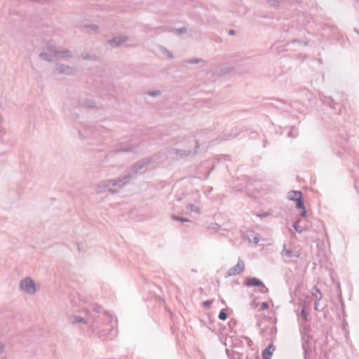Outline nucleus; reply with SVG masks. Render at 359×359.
Here are the masks:
<instances>
[{"label":"nucleus","mask_w":359,"mask_h":359,"mask_svg":"<svg viewBox=\"0 0 359 359\" xmlns=\"http://www.w3.org/2000/svg\"><path fill=\"white\" fill-rule=\"evenodd\" d=\"M153 161L151 157L142 158L135 162L130 168L129 172L115 180H107L101 182L97 186V192H103L106 189L111 194L118 193L117 189H113L110 186H118L122 187L126 185L133 177H135L143 168L149 165Z\"/></svg>","instance_id":"1"},{"label":"nucleus","mask_w":359,"mask_h":359,"mask_svg":"<svg viewBox=\"0 0 359 359\" xmlns=\"http://www.w3.org/2000/svg\"><path fill=\"white\" fill-rule=\"evenodd\" d=\"M101 310V307L97 306L92 311H87L85 317L72 316L69 318V320L72 324H86L91 327L93 331L99 330L101 328L100 322L109 323L112 320L111 316L107 312H102Z\"/></svg>","instance_id":"2"},{"label":"nucleus","mask_w":359,"mask_h":359,"mask_svg":"<svg viewBox=\"0 0 359 359\" xmlns=\"http://www.w3.org/2000/svg\"><path fill=\"white\" fill-rule=\"evenodd\" d=\"M20 287L29 294H34L36 292V285L34 281L29 277H27L20 283Z\"/></svg>","instance_id":"3"},{"label":"nucleus","mask_w":359,"mask_h":359,"mask_svg":"<svg viewBox=\"0 0 359 359\" xmlns=\"http://www.w3.org/2000/svg\"><path fill=\"white\" fill-rule=\"evenodd\" d=\"M55 70L60 74L70 76L74 75L76 72L75 67L62 63H57L55 65Z\"/></svg>","instance_id":"4"},{"label":"nucleus","mask_w":359,"mask_h":359,"mask_svg":"<svg viewBox=\"0 0 359 359\" xmlns=\"http://www.w3.org/2000/svg\"><path fill=\"white\" fill-rule=\"evenodd\" d=\"M245 269L244 262L239 259L238 263L234 266L229 269L225 275V278L240 274Z\"/></svg>","instance_id":"5"},{"label":"nucleus","mask_w":359,"mask_h":359,"mask_svg":"<svg viewBox=\"0 0 359 359\" xmlns=\"http://www.w3.org/2000/svg\"><path fill=\"white\" fill-rule=\"evenodd\" d=\"M128 39L127 36H114L112 39L108 40V44L111 47H119L125 42H126Z\"/></svg>","instance_id":"6"},{"label":"nucleus","mask_w":359,"mask_h":359,"mask_svg":"<svg viewBox=\"0 0 359 359\" xmlns=\"http://www.w3.org/2000/svg\"><path fill=\"white\" fill-rule=\"evenodd\" d=\"M245 285L248 287H259L262 281L256 277H248L245 280Z\"/></svg>","instance_id":"7"},{"label":"nucleus","mask_w":359,"mask_h":359,"mask_svg":"<svg viewBox=\"0 0 359 359\" xmlns=\"http://www.w3.org/2000/svg\"><path fill=\"white\" fill-rule=\"evenodd\" d=\"M281 255L289 258H298L299 257V253L297 251L287 249L285 245H283V250L281 251Z\"/></svg>","instance_id":"8"},{"label":"nucleus","mask_w":359,"mask_h":359,"mask_svg":"<svg viewBox=\"0 0 359 359\" xmlns=\"http://www.w3.org/2000/svg\"><path fill=\"white\" fill-rule=\"evenodd\" d=\"M274 351L275 346L272 344H269L262 352V359H270Z\"/></svg>","instance_id":"9"},{"label":"nucleus","mask_w":359,"mask_h":359,"mask_svg":"<svg viewBox=\"0 0 359 359\" xmlns=\"http://www.w3.org/2000/svg\"><path fill=\"white\" fill-rule=\"evenodd\" d=\"M295 203H296V208L297 209H299L302 210V212L300 213V216L302 217H305L306 215V208L304 205V202L302 199V197L299 198L297 201H296Z\"/></svg>","instance_id":"10"},{"label":"nucleus","mask_w":359,"mask_h":359,"mask_svg":"<svg viewBox=\"0 0 359 359\" xmlns=\"http://www.w3.org/2000/svg\"><path fill=\"white\" fill-rule=\"evenodd\" d=\"M267 4L269 7L277 9L280 7L282 4L286 3V0H267Z\"/></svg>","instance_id":"11"},{"label":"nucleus","mask_w":359,"mask_h":359,"mask_svg":"<svg viewBox=\"0 0 359 359\" xmlns=\"http://www.w3.org/2000/svg\"><path fill=\"white\" fill-rule=\"evenodd\" d=\"M171 154H174L176 155H179L181 157L187 156H189L191 151V150H185V149H180L176 148H172L170 150Z\"/></svg>","instance_id":"12"},{"label":"nucleus","mask_w":359,"mask_h":359,"mask_svg":"<svg viewBox=\"0 0 359 359\" xmlns=\"http://www.w3.org/2000/svg\"><path fill=\"white\" fill-rule=\"evenodd\" d=\"M302 197V193L300 191H291L289 192L288 198L292 201H296Z\"/></svg>","instance_id":"13"},{"label":"nucleus","mask_w":359,"mask_h":359,"mask_svg":"<svg viewBox=\"0 0 359 359\" xmlns=\"http://www.w3.org/2000/svg\"><path fill=\"white\" fill-rule=\"evenodd\" d=\"M137 147V145H133V146H127L125 147H121L118 149H116L114 152L115 154L122 153V152H131L133 151L135 149H136Z\"/></svg>","instance_id":"14"},{"label":"nucleus","mask_w":359,"mask_h":359,"mask_svg":"<svg viewBox=\"0 0 359 359\" xmlns=\"http://www.w3.org/2000/svg\"><path fill=\"white\" fill-rule=\"evenodd\" d=\"M226 352L229 359H242L243 358V354L237 351H232L231 352L228 348H226Z\"/></svg>","instance_id":"15"},{"label":"nucleus","mask_w":359,"mask_h":359,"mask_svg":"<svg viewBox=\"0 0 359 359\" xmlns=\"http://www.w3.org/2000/svg\"><path fill=\"white\" fill-rule=\"evenodd\" d=\"M55 55H61L62 57H72V53L69 50L64 49L62 50H54Z\"/></svg>","instance_id":"16"},{"label":"nucleus","mask_w":359,"mask_h":359,"mask_svg":"<svg viewBox=\"0 0 359 359\" xmlns=\"http://www.w3.org/2000/svg\"><path fill=\"white\" fill-rule=\"evenodd\" d=\"M235 72L234 67L232 66L223 67L221 69V74L223 75L231 74Z\"/></svg>","instance_id":"17"},{"label":"nucleus","mask_w":359,"mask_h":359,"mask_svg":"<svg viewBox=\"0 0 359 359\" xmlns=\"http://www.w3.org/2000/svg\"><path fill=\"white\" fill-rule=\"evenodd\" d=\"M83 105L87 108H95L96 102L91 98H86L83 102Z\"/></svg>","instance_id":"18"},{"label":"nucleus","mask_w":359,"mask_h":359,"mask_svg":"<svg viewBox=\"0 0 359 359\" xmlns=\"http://www.w3.org/2000/svg\"><path fill=\"white\" fill-rule=\"evenodd\" d=\"M314 290L316 292H318L319 294V297L315 299L314 302V309L317 311L318 309L319 302L322 298V294L320 290L316 286H314Z\"/></svg>","instance_id":"19"},{"label":"nucleus","mask_w":359,"mask_h":359,"mask_svg":"<svg viewBox=\"0 0 359 359\" xmlns=\"http://www.w3.org/2000/svg\"><path fill=\"white\" fill-rule=\"evenodd\" d=\"M83 27V29H90L95 34L99 32V27L96 25L86 24Z\"/></svg>","instance_id":"20"},{"label":"nucleus","mask_w":359,"mask_h":359,"mask_svg":"<svg viewBox=\"0 0 359 359\" xmlns=\"http://www.w3.org/2000/svg\"><path fill=\"white\" fill-rule=\"evenodd\" d=\"M81 57L83 60H93V61H95V60H97V56L96 55H90V53H82L81 54Z\"/></svg>","instance_id":"21"},{"label":"nucleus","mask_w":359,"mask_h":359,"mask_svg":"<svg viewBox=\"0 0 359 359\" xmlns=\"http://www.w3.org/2000/svg\"><path fill=\"white\" fill-rule=\"evenodd\" d=\"M39 57L41 60H46L47 62H50L52 61V57L50 54L47 53H45V52H41L40 54H39Z\"/></svg>","instance_id":"22"},{"label":"nucleus","mask_w":359,"mask_h":359,"mask_svg":"<svg viewBox=\"0 0 359 359\" xmlns=\"http://www.w3.org/2000/svg\"><path fill=\"white\" fill-rule=\"evenodd\" d=\"M300 316L303 318L304 321L309 320V314L308 312L306 310L305 306H303L301 309Z\"/></svg>","instance_id":"23"},{"label":"nucleus","mask_w":359,"mask_h":359,"mask_svg":"<svg viewBox=\"0 0 359 359\" xmlns=\"http://www.w3.org/2000/svg\"><path fill=\"white\" fill-rule=\"evenodd\" d=\"M171 218L173 220L180 221V222H189V219H187L186 217H180V216H177V215H171Z\"/></svg>","instance_id":"24"},{"label":"nucleus","mask_w":359,"mask_h":359,"mask_svg":"<svg viewBox=\"0 0 359 359\" xmlns=\"http://www.w3.org/2000/svg\"><path fill=\"white\" fill-rule=\"evenodd\" d=\"M277 333V329L275 325H273L272 327H269V334H267L270 339L275 337Z\"/></svg>","instance_id":"25"},{"label":"nucleus","mask_w":359,"mask_h":359,"mask_svg":"<svg viewBox=\"0 0 359 359\" xmlns=\"http://www.w3.org/2000/svg\"><path fill=\"white\" fill-rule=\"evenodd\" d=\"M299 221H300L299 219H298L297 221H296V222L294 223V224H293V227H294V230H295L297 232H298V233H302V232H303V231H304V228H303L302 226H299Z\"/></svg>","instance_id":"26"},{"label":"nucleus","mask_w":359,"mask_h":359,"mask_svg":"<svg viewBox=\"0 0 359 359\" xmlns=\"http://www.w3.org/2000/svg\"><path fill=\"white\" fill-rule=\"evenodd\" d=\"M218 318L222 320H225L227 318V313H226L224 309L220 310Z\"/></svg>","instance_id":"27"},{"label":"nucleus","mask_w":359,"mask_h":359,"mask_svg":"<svg viewBox=\"0 0 359 359\" xmlns=\"http://www.w3.org/2000/svg\"><path fill=\"white\" fill-rule=\"evenodd\" d=\"M187 208L192 212H199V208L198 207H196L195 206L194 204H191V203H188L187 205Z\"/></svg>","instance_id":"28"},{"label":"nucleus","mask_w":359,"mask_h":359,"mask_svg":"<svg viewBox=\"0 0 359 359\" xmlns=\"http://www.w3.org/2000/svg\"><path fill=\"white\" fill-rule=\"evenodd\" d=\"M327 103L329 105V107L332 109H334L336 106L337 105V103L335 102L332 98H329L327 100Z\"/></svg>","instance_id":"29"},{"label":"nucleus","mask_w":359,"mask_h":359,"mask_svg":"<svg viewBox=\"0 0 359 359\" xmlns=\"http://www.w3.org/2000/svg\"><path fill=\"white\" fill-rule=\"evenodd\" d=\"M292 42L294 43H297L299 45L308 46L309 41H302V40H299V39H294Z\"/></svg>","instance_id":"30"},{"label":"nucleus","mask_w":359,"mask_h":359,"mask_svg":"<svg viewBox=\"0 0 359 359\" xmlns=\"http://www.w3.org/2000/svg\"><path fill=\"white\" fill-rule=\"evenodd\" d=\"M161 50L163 53H165L167 54L168 58L172 59L174 57L172 53L170 52L168 50H167L165 48L161 47Z\"/></svg>","instance_id":"31"},{"label":"nucleus","mask_w":359,"mask_h":359,"mask_svg":"<svg viewBox=\"0 0 359 359\" xmlns=\"http://www.w3.org/2000/svg\"><path fill=\"white\" fill-rule=\"evenodd\" d=\"M201 61V59H198V58H193V59H190V60H188L187 61H186V63H187V64H190V65H194V64H198V63H199Z\"/></svg>","instance_id":"32"},{"label":"nucleus","mask_w":359,"mask_h":359,"mask_svg":"<svg viewBox=\"0 0 359 359\" xmlns=\"http://www.w3.org/2000/svg\"><path fill=\"white\" fill-rule=\"evenodd\" d=\"M259 287V291L261 293H267L269 292V289L266 287L263 282L262 285H261Z\"/></svg>","instance_id":"33"},{"label":"nucleus","mask_w":359,"mask_h":359,"mask_svg":"<svg viewBox=\"0 0 359 359\" xmlns=\"http://www.w3.org/2000/svg\"><path fill=\"white\" fill-rule=\"evenodd\" d=\"M214 299L207 300L203 302V306L206 308L209 309L211 306V304L213 303Z\"/></svg>","instance_id":"34"},{"label":"nucleus","mask_w":359,"mask_h":359,"mask_svg":"<svg viewBox=\"0 0 359 359\" xmlns=\"http://www.w3.org/2000/svg\"><path fill=\"white\" fill-rule=\"evenodd\" d=\"M148 95L151 97H156L161 95L160 90H151L148 92Z\"/></svg>","instance_id":"35"},{"label":"nucleus","mask_w":359,"mask_h":359,"mask_svg":"<svg viewBox=\"0 0 359 359\" xmlns=\"http://www.w3.org/2000/svg\"><path fill=\"white\" fill-rule=\"evenodd\" d=\"M187 29L185 27H180L177 29V32L179 34H184L187 33Z\"/></svg>","instance_id":"36"},{"label":"nucleus","mask_w":359,"mask_h":359,"mask_svg":"<svg viewBox=\"0 0 359 359\" xmlns=\"http://www.w3.org/2000/svg\"><path fill=\"white\" fill-rule=\"evenodd\" d=\"M269 305L266 302H264L261 304V309L262 310H266L269 309Z\"/></svg>","instance_id":"37"},{"label":"nucleus","mask_w":359,"mask_h":359,"mask_svg":"<svg viewBox=\"0 0 359 359\" xmlns=\"http://www.w3.org/2000/svg\"><path fill=\"white\" fill-rule=\"evenodd\" d=\"M259 238H258V237H257V236H254V237H253V238H252V240H251V239H250V242H252V243H255V244H257V243H258V242H259Z\"/></svg>","instance_id":"38"},{"label":"nucleus","mask_w":359,"mask_h":359,"mask_svg":"<svg viewBox=\"0 0 359 359\" xmlns=\"http://www.w3.org/2000/svg\"><path fill=\"white\" fill-rule=\"evenodd\" d=\"M269 215H270V213H269V212H263V213H262V214H259V215H257V216H258V217H265L269 216Z\"/></svg>","instance_id":"39"},{"label":"nucleus","mask_w":359,"mask_h":359,"mask_svg":"<svg viewBox=\"0 0 359 359\" xmlns=\"http://www.w3.org/2000/svg\"><path fill=\"white\" fill-rule=\"evenodd\" d=\"M287 136L290 137H295L297 136V135L294 134L293 133V131H292V129H291L288 133H287Z\"/></svg>","instance_id":"40"},{"label":"nucleus","mask_w":359,"mask_h":359,"mask_svg":"<svg viewBox=\"0 0 359 359\" xmlns=\"http://www.w3.org/2000/svg\"><path fill=\"white\" fill-rule=\"evenodd\" d=\"M199 148V144H198V140H196V147L194 148V154H196L197 152V149Z\"/></svg>","instance_id":"41"},{"label":"nucleus","mask_w":359,"mask_h":359,"mask_svg":"<svg viewBox=\"0 0 359 359\" xmlns=\"http://www.w3.org/2000/svg\"><path fill=\"white\" fill-rule=\"evenodd\" d=\"M4 344L0 343V355L4 352Z\"/></svg>","instance_id":"42"},{"label":"nucleus","mask_w":359,"mask_h":359,"mask_svg":"<svg viewBox=\"0 0 359 359\" xmlns=\"http://www.w3.org/2000/svg\"><path fill=\"white\" fill-rule=\"evenodd\" d=\"M312 294H313V296L315 297L316 299L319 297L318 292H316L314 289H313V291L312 292Z\"/></svg>","instance_id":"43"},{"label":"nucleus","mask_w":359,"mask_h":359,"mask_svg":"<svg viewBox=\"0 0 359 359\" xmlns=\"http://www.w3.org/2000/svg\"><path fill=\"white\" fill-rule=\"evenodd\" d=\"M236 34V31L234 29H229V35H234Z\"/></svg>","instance_id":"44"},{"label":"nucleus","mask_w":359,"mask_h":359,"mask_svg":"<svg viewBox=\"0 0 359 359\" xmlns=\"http://www.w3.org/2000/svg\"><path fill=\"white\" fill-rule=\"evenodd\" d=\"M105 331L104 330H102L100 331V337H102L103 336H105Z\"/></svg>","instance_id":"45"},{"label":"nucleus","mask_w":359,"mask_h":359,"mask_svg":"<svg viewBox=\"0 0 359 359\" xmlns=\"http://www.w3.org/2000/svg\"><path fill=\"white\" fill-rule=\"evenodd\" d=\"M48 50H50V52L54 53V50H57L55 48H53V46H50V47H48Z\"/></svg>","instance_id":"46"},{"label":"nucleus","mask_w":359,"mask_h":359,"mask_svg":"<svg viewBox=\"0 0 359 359\" xmlns=\"http://www.w3.org/2000/svg\"><path fill=\"white\" fill-rule=\"evenodd\" d=\"M107 332H108L109 334H110L111 332H113V328H112L111 325H110L109 328L107 329Z\"/></svg>","instance_id":"47"},{"label":"nucleus","mask_w":359,"mask_h":359,"mask_svg":"<svg viewBox=\"0 0 359 359\" xmlns=\"http://www.w3.org/2000/svg\"><path fill=\"white\" fill-rule=\"evenodd\" d=\"M257 305H258V303H257V302H256L255 301H253V302H252V306H253L256 307V306H257Z\"/></svg>","instance_id":"48"},{"label":"nucleus","mask_w":359,"mask_h":359,"mask_svg":"<svg viewBox=\"0 0 359 359\" xmlns=\"http://www.w3.org/2000/svg\"><path fill=\"white\" fill-rule=\"evenodd\" d=\"M354 31H355L356 33H358V34H359V30H358V29H357L356 28H355V29H354Z\"/></svg>","instance_id":"49"},{"label":"nucleus","mask_w":359,"mask_h":359,"mask_svg":"<svg viewBox=\"0 0 359 359\" xmlns=\"http://www.w3.org/2000/svg\"><path fill=\"white\" fill-rule=\"evenodd\" d=\"M261 332H262V334H264V333L265 330H264V329H262H262H261ZM266 332H267V330H266Z\"/></svg>","instance_id":"50"},{"label":"nucleus","mask_w":359,"mask_h":359,"mask_svg":"<svg viewBox=\"0 0 359 359\" xmlns=\"http://www.w3.org/2000/svg\"><path fill=\"white\" fill-rule=\"evenodd\" d=\"M191 271L194 272V273H196L197 272V271L196 269H192Z\"/></svg>","instance_id":"51"},{"label":"nucleus","mask_w":359,"mask_h":359,"mask_svg":"<svg viewBox=\"0 0 359 359\" xmlns=\"http://www.w3.org/2000/svg\"><path fill=\"white\" fill-rule=\"evenodd\" d=\"M270 320L272 321L273 323H276V320H273L272 318H270Z\"/></svg>","instance_id":"52"},{"label":"nucleus","mask_w":359,"mask_h":359,"mask_svg":"<svg viewBox=\"0 0 359 359\" xmlns=\"http://www.w3.org/2000/svg\"><path fill=\"white\" fill-rule=\"evenodd\" d=\"M211 171H212V170H210L209 171V172L207 174L206 178H207V177H208V176L210 175V172H211Z\"/></svg>","instance_id":"53"},{"label":"nucleus","mask_w":359,"mask_h":359,"mask_svg":"<svg viewBox=\"0 0 359 359\" xmlns=\"http://www.w3.org/2000/svg\"><path fill=\"white\" fill-rule=\"evenodd\" d=\"M79 134L80 137H81V138H83V135H82L81 133V132H79Z\"/></svg>","instance_id":"54"},{"label":"nucleus","mask_w":359,"mask_h":359,"mask_svg":"<svg viewBox=\"0 0 359 359\" xmlns=\"http://www.w3.org/2000/svg\"><path fill=\"white\" fill-rule=\"evenodd\" d=\"M222 303L226 304L225 302L223 299H222Z\"/></svg>","instance_id":"55"},{"label":"nucleus","mask_w":359,"mask_h":359,"mask_svg":"<svg viewBox=\"0 0 359 359\" xmlns=\"http://www.w3.org/2000/svg\"><path fill=\"white\" fill-rule=\"evenodd\" d=\"M107 339H108V338H107V337H104L103 338V340H107Z\"/></svg>","instance_id":"56"}]
</instances>
